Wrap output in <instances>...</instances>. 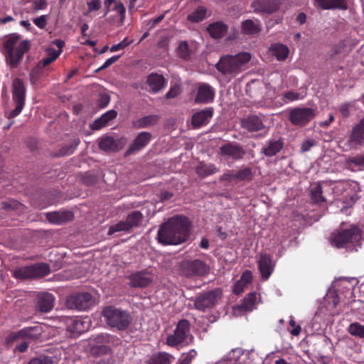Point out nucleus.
Returning <instances> with one entry per match:
<instances>
[{"mask_svg": "<svg viewBox=\"0 0 364 364\" xmlns=\"http://www.w3.org/2000/svg\"><path fill=\"white\" fill-rule=\"evenodd\" d=\"M170 355L166 353H159L154 355L149 364H170Z\"/></svg>", "mask_w": 364, "mask_h": 364, "instance_id": "obj_46", "label": "nucleus"}, {"mask_svg": "<svg viewBox=\"0 0 364 364\" xmlns=\"http://www.w3.org/2000/svg\"><path fill=\"white\" fill-rule=\"evenodd\" d=\"M265 90L266 85L259 80H252L246 86L247 94L252 98L262 97Z\"/></svg>", "mask_w": 364, "mask_h": 364, "instance_id": "obj_26", "label": "nucleus"}, {"mask_svg": "<svg viewBox=\"0 0 364 364\" xmlns=\"http://www.w3.org/2000/svg\"><path fill=\"white\" fill-rule=\"evenodd\" d=\"M88 11L92 12L99 10L101 7L100 0H92L87 2Z\"/></svg>", "mask_w": 364, "mask_h": 364, "instance_id": "obj_61", "label": "nucleus"}, {"mask_svg": "<svg viewBox=\"0 0 364 364\" xmlns=\"http://www.w3.org/2000/svg\"><path fill=\"white\" fill-rule=\"evenodd\" d=\"M236 176V173L234 170H228L220 176L219 180L220 181H227L228 183H231L232 182L237 183Z\"/></svg>", "mask_w": 364, "mask_h": 364, "instance_id": "obj_53", "label": "nucleus"}, {"mask_svg": "<svg viewBox=\"0 0 364 364\" xmlns=\"http://www.w3.org/2000/svg\"><path fill=\"white\" fill-rule=\"evenodd\" d=\"M114 11L116 14L113 16H109L107 21L112 24L120 26L123 24L125 18V7L122 3H118L115 5Z\"/></svg>", "mask_w": 364, "mask_h": 364, "instance_id": "obj_31", "label": "nucleus"}, {"mask_svg": "<svg viewBox=\"0 0 364 364\" xmlns=\"http://www.w3.org/2000/svg\"><path fill=\"white\" fill-rule=\"evenodd\" d=\"M42 334V328L41 326L36 325L33 326L26 327L18 332L13 333L10 335V339L15 341L18 338H38Z\"/></svg>", "mask_w": 364, "mask_h": 364, "instance_id": "obj_18", "label": "nucleus"}, {"mask_svg": "<svg viewBox=\"0 0 364 364\" xmlns=\"http://www.w3.org/2000/svg\"><path fill=\"white\" fill-rule=\"evenodd\" d=\"M316 6L325 10L346 9V0H315Z\"/></svg>", "mask_w": 364, "mask_h": 364, "instance_id": "obj_28", "label": "nucleus"}, {"mask_svg": "<svg viewBox=\"0 0 364 364\" xmlns=\"http://www.w3.org/2000/svg\"><path fill=\"white\" fill-rule=\"evenodd\" d=\"M219 171L220 168L211 163L200 162L196 168V173L203 178L213 175Z\"/></svg>", "mask_w": 364, "mask_h": 364, "instance_id": "obj_29", "label": "nucleus"}, {"mask_svg": "<svg viewBox=\"0 0 364 364\" xmlns=\"http://www.w3.org/2000/svg\"><path fill=\"white\" fill-rule=\"evenodd\" d=\"M284 147V141L281 138H272L266 141L261 154L272 157L279 153Z\"/></svg>", "mask_w": 364, "mask_h": 364, "instance_id": "obj_21", "label": "nucleus"}, {"mask_svg": "<svg viewBox=\"0 0 364 364\" xmlns=\"http://www.w3.org/2000/svg\"><path fill=\"white\" fill-rule=\"evenodd\" d=\"M252 276L250 271L244 272L239 280L233 286L232 291L235 294H239L244 291L245 286L252 281Z\"/></svg>", "mask_w": 364, "mask_h": 364, "instance_id": "obj_33", "label": "nucleus"}, {"mask_svg": "<svg viewBox=\"0 0 364 364\" xmlns=\"http://www.w3.org/2000/svg\"><path fill=\"white\" fill-rule=\"evenodd\" d=\"M26 93V89L23 80L18 77L14 78L12 82V99L16 107L9 114V119L17 117L22 112L25 106Z\"/></svg>", "mask_w": 364, "mask_h": 364, "instance_id": "obj_6", "label": "nucleus"}, {"mask_svg": "<svg viewBox=\"0 0 364 364\" xmlns=\"http://www.w3.org/2000/svg\"><path fill=\"white\" fill-rule=\"evenodd\" d=\"M69 328L74 333L80 334L88 329V324L81 319L75 318L71 321Z\"/></svg>", "mask_w": 364, "mask_h": 364, "instance_id": "obj_42", "label": "nucleus"}, {"mask_svg": "<svg viewBox=\"0 0 364 364\" xmlns=\"http://www.w3.org/2000/svg\"><path fill=\"white\" fill-rule=\"evenodd\" d=\"M311 200L315 203H320L326 201V198L323 196L322 187L320 183H318L311 188Z\"/></svg>", "mask_w": 364, "mask_h": 364, "instance_id": "obj_41", "label": "nucleus"}, {"mask_svg": "<svg viewBox=\"0 0 364 364\" xmlns=\"http://www.w3.org/2000/svg\"><path fill=\"white\" fill-rule=\"evenodd\" d=\"M158 119L159 117L157 115H148L135 121L134 122V125L137 129L146 128L154 125L157 122Z\"/></svg>", "mask_w": 364, "mask_h": 364, "instance_id": "obj_37", "label": "nucleus"}, {"mask_svg": "<svg viewBox=\"0 0 364 364\" xmlns=\"http://www.w3.org/2000/svg\"><path fill=\"white\" fill-rule=\"evenodd\" d=\"M189 231L190 224L186 217H173L161 226L157 240L164 245H178L187 240Z\"/></svg>", "mask_w": 364, "mask_h": 364, "instance_id": "obj_1", "label": "nucleus"}, {"mask_svg": "<svg viewBox=\"0 0 364 364\" xmlns=\"http://www.w3.org/2000/svg\"><path fill=\"white\" fill-rule=\"evenodd\" d=\"M143 215L139 210H135L129 214L126 218V220L132 229L133 228L139 227L143 220Z\"/></svg>", "mask_w": 364, "mask_h": 364, "instance_id": "obj_39", "label": "nucleus"}, {"mask_svg": "<svg viewBox=\"0 0 364 364\" xmlns=\"http://www.w3.org/2000/svg\"><path fill=\"white\" fill-rule=\"evenodd\" d=\"M80 143V139L76 138L74 139L73 144L68 149L63 148L62 154L65 155H70L73 153L75 149Z\"/></svg>", "mask_w": 364, "mask_h": 364, "instance_id": "obj_63", "label": "nucleus"}, {"mask_svg": "<svg viewBox=\"0 0 364 364\" xmlns=\"http://www.w3.org/2000/svg\"><path fill=\"white\" fill-rule=\"evenodd\" d=\"M117 112L114 109H110L97 119L91 125V128L95 130L100 129L105 127L110 120L114 119Z\"/></svg>", "mask_w": 364, "mask_h": 364, "instance_id": "obj_30", "label": "nucleus"}, {"mask_svg": "<svg viewBox=\"0 0 364 364\" xmlns=\"http://www.w3.org/2000/svg\"><path fill=\"white\" fill-rule=\"evenodd\" d=\"M272 55L275 56L277 60L279 61L284 60L287 59L289 55L288 48L280 43H276L272 45L269 48Z\"/></svg>", "mask_w": 364, "mask_h": 364, "instance_id": "obj_34", "label": "nucleus"}, {"mask_svg": "<svg viewBox=\"0 0 364 364\" xmlns=\"http://www.w3.org/2000/svg\"><path fill=\"white\" fill-rule=\"evenodd\" d=\"M242 355L243 353L241 348L232 349L226 358L220 360L215 364H244L241 360Z\"/></svg>", "mask_w": 364, "mask_h": 364, "instance_id": "obj_32", "label": "nucleus"}, {"mask_svg": "<svg viewBox=\"0 0 364 364\" xmlns=\"http://www.w3.org/2000/svg\"><path fill=\"white\" fill-rule=\"evenodd\" d=\"M196 355V351L191 350L187 355L180 361L178 364H190L192 359Z\"/></svg>", "mask_w": 364, "mask_h": 364, "instance_id": "obj_62", "label": "nucleus"}, {"mask_svg": "<svg viewBox=\"0 0 364 364\" xmlns=\"http://www.w3.org/2000/svg\"><path fill=\"white\" fill-rule=\"evenodd\" d=\"M53 359L52 357L40 355L37 358H32L27 364H53Z\"/></svg>", "mask_w": 364, "mask_h": 364, "instance_id": "obj_54", "label": "nucleus"}, {"mask_svg": "<svg viewBox=\"0 0 364 364\" xmlns=\"http://www.w3.org/2000/svg\"><path fill=\"white\" fill-rule=\"evenodd\" d=\"M258 267L263 279H269L274 269L272 257L266 254L262 255L258 261Z\"/></svg>", "mask_w": 364, "mask_h": 364, "instance_id": "obj_22", "label": "nucleus"}, {"mask_svg": "<svg viewBox=\"0 0 364 364\" xmlns=\"http://www.w3.org/2000/svg\"><path fill=\"white\" fill-rule=\"evenodd\" d=\"M131 230L127 220L120 221L118 223L112 225L108 231L109 235H113L117 232H129Z\"/></svg>", "mask_w": 364, "mask_h": 364, "instance_id": "obj_49", "label": "nucleus"}, {"mask_svg": "<svg viewBox=\"0 0 364 364\" xmlns=\"http://www.w3.org/2000/svg\"><path fill=\"white\" fill-rule=\"evenodd\" d=\"M131 230L127 220L120 221L118 223L112 225L108 231L109 235H113L117 232H129Z\"/></svg>", "mask_w": 364, "mask_h": 364, "instance_id": "obj_48", "label": "nucleus"}, {"mask_svg": "<svg viewBox=\"0 0 364 364\" xmlns=\"http://www.w3.org/2000/svg\"><path fill=\"white\" fill-rule=\"evenodd\" d=\"M227 26L221 22H216L208 27L210 35L215 38L223 37L227 31Z\"/></svg>", "mask_w": 364, "mask_h": 364, "instance_id": "obj_36", "label": "nucleus"}, {"mask_svg": "<svg viewBox=\"0 0 364 364\" xmlns=\"http://www.w3.org/2000/svg\"><path fill=\"white\" fill-rule=\"evenodd\" d=\"M350 162L356 166H364V155H358L352 157Z\"/></svg>", "mask_w": 364, "mask_h": 364, "instance_id": "obj_64", "label": "nucleus"}, {"mask_svg": "<svg viewBox=\"0 0 364 364\" xmlns=\"http://www.w3.org/2000/svg\"><path fill=\"white\" fill-rule=\"evenodd\" d=\"M34 24L39 28H44L47 24V16L42 15L33 19Z\"/></svg>", "mask_w": 364, "mask_h": 364, "instance_id": "obj_57", "label": "nucleus"}, {"mask_svg": "<svg viewBox=\"0 0 364 364\" xmlns=\"http://www.w3.org/2000/svg\"><path fill=\"white\" fill-rule=\"evenodd\" d=\"M348 144L351 148L364 146V117L353 127L348 139Z\"/></svg>", "mask_w": 364, "mask_h": 364, "instance_id": "obj_19", "label": "nucleus"}, {"mask_svg": "<svg viewBox=\"0 0 364 364\" xmlns=\"http://www.w3.org/2000/svg\"><path fill=\"white\" fill-rule=\"evenodd\" d=\"M151 134L148 132H140L130 144L126 155H131L144 148L151 141Z\"/></svg>", "mask_w": 364, "mask_h": 364, "instance_id": "obj_17", "label": "nucleus"}, {"mask_svg": "<svg viewBox=\"0 0 364 364\" xmlns=\"http://www.w3.org/2000/svg\"><path fill=\"white\" fill-rule=\"evenodd\" d=\"M240 126L249 132H259L266 128L262 119L254 114L241 119Z\"/></svg>", "mask_w": 364, "mask_h": 364, "instance_id": "obj_15", "label": "nucleus"}, {"mask_svg": "<svg viewBox=\"0 0 364 364\" xmlns=\"http://www.w3.org/2000/svg\"><path fill=\"white\" fill-rule=\"evenodd\" d=\"M348 331L351 336L359 338H364V326L360 323L354 322L350 323L348 328Z\"/></svg>", "mask_w": 364, "mask_h": 364, "instance_id": "obj_45", "label": "nucleus"}, {"mask_svg": "<svg viewBox=\"0 0 364 364\" xmlns=\"http://www.w3.org/2000/svg\"><path fill=\"white\" fill-rule=\"evenodd\" d=\"M73 214L70 211L51 212L46 213L47 220L53 224L60 225L73 219Z\"/></svg>", "mask_w": 364, "mask_h": 364, "instance_id": "obj_27", "label": "nucleus"}, {"mask_svg": "<svg viewBox=\"0 0 364 364\" xmlns=\"http://www.w3.org/2000/svg\"><path fill=\"white\" fill-rule=\"evenodd\" d=\"M119 57H120L119 55H114V56L108 58L101 67H100L99 68H97L96 70V72H98L100 70H104V69L108 68L109 66H110L111 65H112L113 63L117 62L118 60V59L119 58Z\"/></svg>", "mask_w": 364, "mask_h": 364, "instance_id": "obj_59", "label": "nucleus"}, {"mask_svg": "<svg viewBox=\"0 0 364 364\" xmlns=\"http://www.w3.org/2000/svg\"><path fill=\"white\" fill-rule=\"evenodd\" d=\"M102 315L107 325L118 330L126 329L132 321V316L128 311L114 306L105 308Z\"/></svg>", "mask_w": 364, "mask_h": 364, "instance_id": "obj_4", "label": "nucleus"}, {"mask_svg": "<svg viewBox=\"0 0 364 364\" xmlns=\"http://www.w3.org/2000/svg\"><path fill=\"white\" fill-rule=\"evenodd\" d=\"M50 272V267L46 263H38L16 269L13 275L17 279H31L43 277Z\"/></svg>", "mask_w": 364, "mask_h": 364, "instance_id": "obj_7", "label": "nucleus"}, {"mask_svg": "<svg viewBox=\"0 0 364 364\" xmlns=\"http://www.w3.org/2000/svg\"><path fill=\"white\" fill-rule=\"evenodd\" d=\"M214 89L206 83L198 85L197 95L195 99L196 103H209L214 99Z\"/></svg>", "mask_w": 364, "mask_h": 364, "instance_id": "obj_20", "label": "nucleus"}, {"mask_svg": "<svg viewBox=\"0 0 364 364\" xmlns=\"http://www.w3.org/2000/svg\"><path fill=\"white\" fill-rule=\"evenodd\" d=\"M236 173V178L237 180V182L240 181H251L252 178V168L250 167H245L244 168L240 169L237 171H235Z\"/></svg>", "mask_w": 364, "mask_h": 364, "instance_id": "obj_47", "label": "nucleus"}, {"mask_svg": "<svg viewBox=\"0 0 364 364\" xmlns=\"http://www.w3.org/2000/svg\"><path fill=\"white\" fill-rule=\"evenodd\" d=\"M133 42V40H129L127 38H124L121 42L117 44L113 45L110 48L111 52H117L127 47Z\"/></svg>", "mask_w": 364, "mask_h": 364, "instance_id": "obj_55", "label": "nucleus"}, {"mask_svg": "<svg viewBox=\"0 0 364 364\" xmlns=\"http://www.w3.org/2000/svg\"><path fill=\"white\" fill-rule=\"evenodd\" d=\"M178 55L183 59H188L190 57L191 51L186 41H182L179 43L177 50Z\"/></svg>", "mask_w": 364, "mask_h": 364, "instance_id": "obj_51", "label": "nucleus"}, {"mask_svg": "<svg viewBox=\"0 0 364 364\" xmlns=\"http://www.w3.org/2000/svg\"><path fill=\"white\" fill-rule=\"evenodd\" d=\"M110 352V348L106 345H97L92 347L90 353L92 355L100 356L107 355Z\"/></svg>", "mask_w": 364, "mask_h": 364, "instance_id": "obj_52", "label": "nucleus"}, {"mask_svg": "<svg viewBox=\"0 0 364 364\" xmlns=\"http://www.w3.org/2000/svg\"><path fill=\"white\" fill-rule=\"evenodd\" d=\"M306 96V93L298 92L295 91H288L283 94L282 100L284 103L302 100Z\"/></svg>", "mask_w": 364, "mask_h": 364, "instance_id": "obj_44", "label": "nucleus"}, {"mask_svg": "<svg viewBox=\"0 0 364 364\" xmlns=\"http://www.w3.org/2000/svg\"><path fill=\"white\" fill-rule=\"evenodd\" d=\"M28 49V45L26 43L22 42L14 48L11 52H9L8 54L10 57L11 63L16 64Z\"/></svg>", "mask_w": 364, "mask_h": 364, "instance_id": "obj_35", "label": "nucleus"}, {"mask_svg": "<svg viewBox=\"0 0 364 364\" xmlns=\"http://www.w3.org/2000/svg\"><path fill=\"white\" fill-rule=\"evenodd\" d=\"M193 336L190 331V323L188 320H181L173 333L166 339V343L171 347L179 345L186 346L192 341Z\"/></svg>", "mask_w": 364, "mask_h": 364, "instance_id": "obj_5", "label": "nucleus"}, {"mask_svg": "<svg viewBox=\"0 0 364 364\" xmlns=\"http://www.w3.org/2000/svg\"><path fill=\"white\" fill-rule=\"evenodd\" d=\"M55 297L46 292L40 293L36 299V310L41 313L50 311L54 306Z\"/></svg>", "mask_w": 364, "mask_h": 364, "instance_id": "obj_16", "label": "nucleus"}, {"mask_svg": "<svg viewBox=\"0 0 364 364\" xmlns=\"http://www.w3.org/2000/svg\"><path fill=\"white\" fill-rule=\"evenodd\" d=\"M212 108H207L195 113L192 117L191 123L194 128H199L209 123L213 117Z\"/></svg>", "mask_w": 364, "mask_h": 364, "instance_id": "obj_23", "label": "nucleus"}, {"mask_svg": "<svg viewBox=\"0 0 364 364\" xmlns=\"http://www.w3.org/2000/svg\"><path fill=\"white\" fill-rule=\"evenodd\" d=\"M242 28L243 32L247 35H254L260 31V25L258 21L255 22L248 19L242 22Z\"/></svg>", "mask_w": 364, "mask_h": 364, "instance_id": "obj_38", "label": "nucleus"}, {"mask_svg": "<svg viewBox=\"0 0 364 364\" xmlns=\"http://www.w3.org/2000/svg\"><path fill=\"white\" fill-rule=\"evenodd\" d=\"M205 9L203 7L198 8L192 14H189L188 19L192 22H199L205 17Z\"/></svg>", "mask_w": 364, "mask_h": 364, "instance_id": "obj_50", "label": "nucleus"}, {"mask_svg": "<svg viewBox=\"0 0 364 364\" xmlns=\"http://www.w3.org/2000/svg\"><path fill=\"white\" fill-rule=\"evenodd\" d=\"M251 58V54L247 52L223 55L216 64V68L223 74L235 76L245 70Z\"/></svg>", "mask_w": 364, "mask_h": 364, "instance_id": "obj_2", "label": "nucleus"}, {"mask_svg": "<svg viewBox=\"0 0 364 364\" xmlns=\"http://www.w3.org/2000/svg\"><path fill=\"white\" fill-rule=\"evenodd\" d=\"M257 303V296L255 292L248 294L242 301L241 304L232 307V313L238 316L246 312L252 311L255 309Z\"/></svg>", "mask_w": 364, "mask_h": 364, "instance_id": "obj_12", "label": "nucleus"}, {"mask_svg": "<svg viewBox=\"0 0 364 364\" xmlns=\"http://www.w3.org/2000/svg\"><path fill=\"white\" fill-rule=\"evenodd\" d=\"M129 286L134 288H144L149 286L154 279L153 274L147 270L134 272L129 277Z\"/></svg>", "mask_w": 364, "mask_h": 364, "instance_id": "obj_11", "label": "nucleus"}, {"mask_svg": "<svg viewBox=\"0 0 364 364\" xmlns=\"http://www.w3.org/2000/svg\"><path fill=\"white\" fill-rule=\"evenodd\" d=\"M125 141L122 138L114 139L111 136H104L99 139V148L108 152L117 151L123 148Z\"/></svg>", "mask_w": 364, "mask_h": 364, "instance_id": "obj_13", "label": "nucleus"}, {"mask_svg": "<svg viewBox=\"0 0 364 364\" xmlns=\"http://www.w3.org/2000/svg\"><path fill=\"white\" fill-rule=\"evenodd\" d=\"M93 341L97 345H105L107 343L117 345L119 343V339L107 333L99 334L93 338Z\"/></svg>", "mask_w": 364, "mask_h": 364, "instance_id": "obj_40", "label": "nucleus"}, {"mask_svg": "<svg viewBox=\"0 0 364 364\" xmlns=\"http://www.w3.org/2000/svg\"><path fill=\"white\" fill-rule=\"evenodd\" d=\"M92 296L87 292L75 293L66 299V306L68 309L85 311L92 305Z\"/></svg>", "mask_w": 364, "mask_h": 364, "instance_id": "obj_10", "label": "nucleus"}, {"mask_svg": "<svg viewBox=\"0 0 364 364\" xmlns=\"http://www.w3.org/2000/svg\"><path fill=\"white\" fill-rule=\"evenodd\" d=\"M315 145L316 142L314 139L304 140L301 145V152L309 151Z\"/></svg>", "mask_w": 364, "mask_h": 364, "instance_id": "obj_58", "label": "nucleus"}, {"mask_svg": "<svg viewBox=\"0 0 364 364\" xmlns=\"http://www.w3.org/2000/svg\"><path fill=\"white\" fill-rule=\"evenodd\" d=\"M146 83L149 86V92L157 93L165 87L166 80L161 75L151 73L147 77Z\"/></svg>", "mask_w": 364, "mask_h": 364, "instance_id": "obj_24", "label": "nucleus"}, {"mask_svg": "<svg viewBox=\"0 0 364 364\" xmlns=\"http://www.w3.org/2000/svg\"><path fill=\"white\" fill-rule=\"evenodd\" d=\"M18 41V38L15 37H11L9 39H7L4 43V48L6 50V52L9 53V52H11L16 48V43Z\"/></svg>", "mask_w": 364, "mask_h": 364, "instance_id": "obj_56", "label": "nucleus"}, {"mask_svg": "<svg viewBox=\"0 0 364 364\" xmlns=\"http://www.w3.org/2000/svg\"><path fill=\"white\" fill-rule=\"evenodd\" d=\"M180 93V87L178 85L172 86L168 92L166 94V99H171L174 98L176 96H178Z\"/></svg>", "mask_w": 364, "mask_h": 364, "instance_id": "obj_60", "label": "nucleus"}, {"mask_svg": "<svg viewBox=\"0 0 364 364\" xmlns=\"http://www.w3.org/2000/svg\"><path fill=\"white\" fill-rule=\"evenodd\" d=\"M316 115V110L311 107H296L290 110L289 121L294 125L304 126Z\"/></svg>", "mask_w": 364, "mask_h": 364, "instance_id": "obj_9", "label": "nucleus"}, {"mask_svg": "<svg viewBox=\"0 0 364 364\" xmlns=\"http://www.w3.org/2000/svg\"><path fill=\"white\" fill-rule=\"evenodd\" d=\"M184 272L187 276L202 275L206 273L207 267L201 260L195 259L185 264Z\"/></svg>", "mask_w": 364, "mask_h": 364, "instance_id": "obj_25", "label": "nucleus"}, {"mask_svg": "<svg viewBox=\"0 0 364 364\" xmlns=\"http://www.w3.org/2000/svg\"><path fill=\"white\" fill-rule=\"evenodd\" d=\"M63 50H56V49L49 47L46 49L48 56L43 58V60L40 62L42 63L43 66H46L50 64L52 62L55 60L60 55Z\"/></svg>", "mask_w": 364, "mask_h": 364, "instance_id": "obj_43", "label": "nucleus"}, {"mask_svg": "<svg viewBox=\"0 0 364 364\" xmlns=\"http://www.w3.org/2000/svg\"><path fill=\"white\" fill-rule=\"evenodd\" d=\"M361 235L359 230L354 227L348 230H342L333 232L330 237L331 244L337 248H346L352 251H357L360 246Z\"/></svg>", "mask_w": 364, "mask_h": 364, "instance_id": "obj_3", "label": "nucleus"}, {"mask_svg": "<svg viewBox=\"0 0 364 364\" xmlns=\"http://www.w3.org/2000/svg\"><path fill=\"white\" fill-rule=\"evenodd\" d=\"M221 296V290L215 289L198 294L194 300V306L197 310L205 311L213 308Z\"/></svg>", "mask_w": 364, "mask_h": 364, "instance_id": "obj_8", "label": "nucleus"}, {"mask_svg": "<svg viewBox=\"0 0 364 364\" xmlns=\"http://www.w3.org/2000/svg\"><path fill=\"white\" fill-rule=\"evenodd\" d=\"M220 153L222 156L235 161L242 159L245 154L240 145L230 142L220 146Z\"/></svg>", "mask_w": 364, "mask_h": 364, "instance_id": "obj_14", "label": "nucleus"}]
</instances>
